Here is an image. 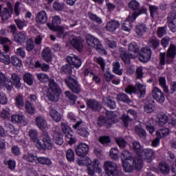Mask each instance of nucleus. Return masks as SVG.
Masks as SVG:
<instances>
[{
    "mask_svg": "<svg viewBox=\"0 0 176 176\" xmlns=\"http://www.w3.org/2000/svg\"><path fill=\"white\" fill-rule=\"evenodd\" d=\"M28 38V36H27V34L23 32H19L14 36V41H15L16 43H24Z\"/></svg>",
    "mask_w": 176,
    "mask_h": 176,
    "instance_id": "26",
    "label": "nucleus"
},
{
    "mask_svg": "<svg viewBox=\"0 0 176 176\" xmlns=\"http://www.w3.org/2000/svg\"><path fill=\"white\" fill-rule=\"evenodd\" d=\"M103 168L107 176H119L118 170V164L112 161H106L104 162Z\"/></svg>",
    "mask_w": 176,
    "mask_h": 176,
    "instance_id": "6",
    "label": "nucleus"
},
{
    "mask_svg": "<svg viewBox=\"0 0 176 176\" xmlns=\"http://www.w3.org/2000/svg\"><path fill=\"white\" fill-rule=\"evenodd\" d=\"M125 92L127 94H137L139 98H144L146 94V86L141 83H137L135 86L129 85L125 89Z\"/></svg>",
    "mask_w": 176,
    "mask_h": 176,
    "instance_id": "4",
    "label": "nucleus"
},
{
    "mask_svg": "<svg viewBox=\"0 0 176 176\" xmlns=\"http://www.w3.org/2000/svg\"><path fill=\"white\" fill-rule=\"evenodd\" d=\"M14 23L16 25L19 30H23L24 27H27V22L20 19H15Z\"/></svg>",
    "mask_w": 176,
    "mask_h": 176,
    "instance_id": "64",
    "label": "nucleus"
},
{
    "mask_svg": "<svg viewBox=\"0 0 176 176\" xmlns=\"http://www.w3.org/2000/svg\"><path fill=\"white\" fill-rule=\"evenodd\" d=\"M99 166L100 162H98V160H93L92 162L87 166L89 175L94 176L96 174V172L94 171L96 168H97V170H98L99 172H101L102 170L99 167Z\"/></svg>",
    "mask_w": 176,
    "mask_h": 176,
    "instance_id": "16",
    "label": "nucleus"
},
{
    "mask_svg": "<svg viewBox=\"0 0 176 176\" xmlns=\"http://www.w3.org/2000/svg\"><path fill=\"white\" fill-rule=\"evenodd\" d=\"M77 156L85 157L89 153V145L85 143H80L75 149Z\"/></svg>",
    "mask_w": 176,
    "mask_h": 176,
    "instance_id": "12",
    "label": "nucleus"
},
{
    "mask_svg": "<svg viewBox=\"0 0 176 176\" xmlns=\"http://www.w3.org/2000/svg\"><path fill=\"white\" fill-rule=\"evenodd\" d=\"M22 159L28 163H35L36 164L38 155L35 153H27L23 155Z\"/></svg>",
    "mask_w": 176,
    "mask_h": 176,
    "instance_id": "23",
    "label": "nucleus"
},
{
    "mask_svg": "<svg viewBox=\"0 0 176 176\" xmlns=\"http://www.w3.org/2000/svg\"><path fill=\"white\" fill-rule=\"evenodd\" d=\"M158 82H159V85L162 87L164 93H166V94H168L170 89H168V86H167L166 78L165 77H160L158 78Z\"/></svg>",
    "mask_w": 176,
    "mask_h": 176,
    "instance_id": "36",
    "label": "nucleus"
},
{
    "mask_svg": "<svg viewBox=\"0 0 176 176\" xmlns=\"http://www.w3.org/2000/svg\"><path fill=\"white\" fill-rule=\"evenodd\" d=\"M129 8H131V10H138V12L141 10V9H140V3L135 0H133L129 3Z\"/></svg>",
    "mask_w": 176,
    "mask_h": 176,
    "instance_id": "61",
    "label": "nucleus"
},
{
    "mask_svg": "<svg viewBox=\"0 0 176 176\" xmlns=\"http://www.w3.org/2000/svg\"><path fill=\"white\" fill-rule=\"evenodd\" d=\"M25 109L28 113L32 115L35 113V107H32V104L30 101H26L25 102Z\"/></svg>",
    "mask_w": 176,
    "mask_h": 176,
    "instance_id": "53",
    "label": "nucleus"
},
{
    "mask_svg": "<svg viewBox=\"0 0 176 176\" xmlns=\"http://www.w3.org/2000/svg\"><path fill=\"white\" fill-rule=\"evenodd\" d=\"M168 120V117L166 114H161L158 116L157 123L160 126H164L167 121Z\"/></svg>",
    "mask_w": 176,
    "mask_h": 176,
    "instance_id": "55",
    "label": "nucleus"
},
{
    "mask_svg": "<svg viewBox=\"0 0 176 176\" xmlns=\"http://www.w3.org/2000/svg\"><path fill=\"white\" fill-rule=\"evenodd\" d=\"M120 27V23L116 20H111L107 23L105 30L109 32H115Z\"/></svg>",
    "mask_w": 176,
    "mask_h": 176,
    "instance_id": "19",
    "label": "nucleus"
},
{
    "mask_svg": "<svg viewBox=\"0 0 176 176\" xmlns=\"http://www.w3.org/2000/svg\"><path fill=\"white\" fill-rule=\"evenodd\" d=\"M35 122L36 126L38 127L40 130H45L46 127H47V123L46 122V120L42 116H38L35 118Z\"/></svg>",
    "mask_w": 176,
    "mask_h": 176,
    "instance_id": "24",
    "label": "nucleus"
},
{
    "mask_svg": "<svg viewBox=\"0 0 176 176\" xmlns=\"http://www.w3.org/2000/svg\"><path fill=\"white\" fill-rule=\"evenodd\" d=\"M60 24H61V18L56 15L52 18V24L47 23V25L50 30H52L54 27H60Z\"/></svg>",
    "mask_w": 176,
    "mask_h": 176,
    "instance_id": "37",
    "label": "nucleus"
},
{
    "mask_svg": "<svg viewBox=\"0 0 176 176\" xmlns=\"http://www.w3.org/2000/svg\"><path fill=\"white\" fill-rule=\"evenodd\" d=\"M66 61L74 68H79L82 65V60L74 54L67 56Z\"/></svg>",
    "mask_w": 176,
    "mask_h": 176,
    "instance_id": "13",
    "label": "nucleus"
},
{
    "mask_svg": "<svg viewBox=\"0 0 176 176\" xmlns=\"http://www.w3.org/2000/svg\"><path fill=\"white\" fill-rule=\"evenodd\" d=\"M152 96L159 104H164L166 101V96L162 91V89L157 87H154L152 90Z\"/></svg>",
    "mask_w": 176,
    "mask_h": 176,
    "instance_id": "10",
    "label": "nucleus"
},
{
    "mask_svg": "<svg viewBox=\"0 0 176 176\" xmlns=\"http://www.w3.org/2000/svg\"><path fill=\"white\" fill-rule=\"evenodd\" d=\"M133 159V154L128 150H124L121 153V160L122 162H126V160H131Z\"/></svg>",
    "mask_w": 176,
    "mask_h": 176,
    "instance_id": "44",
    "label": "nucleus"
},
{
    "mask_svg": "<svg viewBox=\"0 0 176 176\" xmlns=\"http://www.w3.org/2000/svg\"><path fill=\"white\" fill-rule=\"evenodd\" d=\"M38 80L41 82V83H47L50 79L49 78V76L47 74H45L43 73L38 74L36 75Z\"/></svg>",
    "mask_w": 176,
    "mask_h": 176,
    "instance_id": "56",
    "label": "nucleus"
},
{
    "mask_svg": "<svg viewBox=\"0 0 176 176\" xmlns=\"http://www.w3.org/2000/svg\"><path fill=\"white\" fill-rule=\"evenodd\" d=\"M160 63L161 65H165L166 64H171L176 56V45L174 44H170L168 51L166 52L160 54Z\"/></svg>",
    "mask_w": 176,
    "mask_h": 176,
    "instance_id": "1",
    "label": "nucleus"
},
{
    "mask_svg": "<svg viewBox=\"0 0 176 176\" xmlns=\"http://www.w3.org/2000/svg\"><path fill=\"white\" fill-rule=\"evenodd\" d=\"M113 72L116 74V75H122L123 74V70L120 69V63L119 62H116L113 63Z\"/></svg>",
    "mask_w": 176,
    "mask_h": 176,
    "instance_id": "49",
    "label": "nucleus"
},
{
    "mask_svg": "<svg viewBox=\"0 0 176 176\" xmlns=\"http://www.w3.org/2000/svg\"><path fill=\"white\" fill-rule=\"evenodd\" d=\"M53 140L56 145H61L64 143V138L63 134L58 132L56 129L53 131Z\"/></svg>",
    "mask_w": 176,
    "mask_h": 176,
    "instance_id": "25",
    "label": "nucleus"
},
{
    "mask_svg": "<svg viewBox=\"0 0 176 176\" xmlns=\"http://www.w3.org/2000/svg\"><path fill=\"white\" fill-rule=\"evenodd\" d=\"M65 83H66L67 87L70 89L72 93L75 94H79L82 91V88L78 80L71 76H68L65 79Z\"/></svg>",
    "mask_w": 176,
    "mask_h": 176,
    "instance_id": "7",
    "label": "nucleus"
},
{
    "mask_svg": "<svg viewBox=\"0 0 176 176\" xmlns=\"http://www.w3.org/2000/svg\"><path fill=\"white\" fill-rule=\"evenodd\" d=\"M86 42L88 46H90V47H94L99 53H101V54H104V56L107 55V51L102 45H101V42H100L98 38L92 35H87L86 37Z\"/></svg>",
    "mask_w": 176,
    "mask_h": 176,
    "instance_id": "5",
    "label": "nucleus"
},
{
    "mask_svg": "<svg viewBox=\"0 0 176 176\" xmlns=\"http://www.w3.org/2000/svg\"><path fill=\"white\" fill-rule=\"evenodd\" d=\"M146 8L142 7L139 11H135L131 16H129L128 17V20L125 21L122 25V29L124 31H127L128 32L129 31H131V28L133 26H131V23H133V21H135L137 17L140 16V14H146Z\"/></svg>",
    "mask_w": 176,
    "mask_h": 176,
    "instance_id": "3",
    "label": "nucleus"
},
{
    "mask_svg": "<svg viewBox=\"0 0 176 176\" xmlns=\"http://www.w3.org/2000/svg\"><path fill=\"white\" fill-rule=\"evenodd\" d=\"M16 105L18 108H24V99H23V96L21 95H18L16 98Z\"/></svg>",
    "mask_w": 176,
    "mask_h": 176,
    "instance_id": "62",
    "label": "nucleus"
},
{
    "mask_svg": "<svg viewBox=\"0 0 176 176\" xmlns=\"http://www.w3.org/2000/svg\"><path fill=\"white\" fill-rule=\"evenodd\" d=\"M167 34V27L163 26L157 28V35L158 38H162V36H164V35Z\"/></svg>",
    "mask_w": 176,
    "mask_h": 176,
    "instance_id": "60",
    "label": "nucleus"
},
{
    "mask_svg": "<svg viewBox=\"0 0 176 176\" xmlns=\"http://www.w3.org/2000/svg\"><path fill=\"white\" fill-rule=\"evenodd\" d=\"M148 46L152 47L154 50L159 48L160 46V40H159L156 36H152L148 39Z\"/></svg>",
    "mask_w": 176,
    "mask_h": 176,
    "instance_id": "29",
    "label": "nucleus"
},
{
    "mask_svg": "<svg viewBox=\"0 0 176 176\" xmlns=\"http://www.w3.org/2000/svg\"><path fill=\"white\" fill-rule=\"evenodd\" d=\"M23 80L29 86H32V85H34V76L30 73L25 74L23 76Z\"/></svg>",
    "mask_w": 176,
    "mask_h": 176,
    "instance_id": "47",
    "label": "nucleus"
},
{
    "mask_svg": "<svg viewBox=\"0 0 176 176\" xmlns=\"http://www.w3.org/2000/svg\"><path fill=\"white\" fill-rule=\"evenodd\" d=\"M119 54L121 60L124 63V64H130V53L127 52V50L124 47H120L119 50Z\"/></svg>",
    "mask_w": 176,
    "mask_h": 176,
    "instance_id": "20",
    "label": "nucleus"
},
{
    "mask_svg": "<svg viewBox=\"0 0 176 176\" xmlns=\"http://www.w3.org/2000/svg\"><path fill=\"white\" fill-rule=\"evenodd\" d=\"M38 140V142L36 143V146L38 149L41 151H52L53 149V142H43Z\"/></svg>",
    "mask_w": 176,
    "mask_h": 176,
    "instance_id": "22",
    "label": "nucleus"
},
{
    "mask_svg": "<svg viewBox=\"0 0 176 176\" xmlns=\"http://www.w3.org/2000/svg\"><path fill=\"white\" fill-rule=\"evenodd\" d=\"M66 158L68 162H74L75 161V153L72 148H69L66 152Z\"/></svg>",
    "mask_w": 176,
    "mask_h": 176,
    "instance_id": "58",
    "label": "nucleus"
},
{
    "mask_svg": "<svg viewBox=\"0 0 176 176\" xmlns=\"http://www.w3.org/2000/svg\"><path fill=\"white\" fill-rule=\"evenodd\" d=\"M152 58V50L149 47H142L139 60L141 63H149Z\"/></svg>",
    "mask_w": 176,
    "mask_h": 176,
    "instance_id": "8",
    "label": "nucleus"
},
{
    "mask_svg": "<svg viewBox=\"0 0 176 176\" xmlns=\"http://www.w3.org/2000/svg\"><path fill=\"white\" fill-rule=\"evenodd\" d=\"M12 13H13V10L9 9L8 8H4L1 12V20L3 23H5L6 20H9V18L12 17Z\"/></svg>",
    "mask_w": 176,
    "mask_h": 176,
    "instance_id": "28",
    "label": "nucleus"
},
{
    "mask_svg": "<svg viewBox=\"0 0 176 176\" xmlns=\"http://www.w3.org/2000/svg\"><path fill=\"white\" fill-rule=\"evenodd\" d=\"M147 32L148 27L145 24H139L135 27V32L138 36H142Z\"/></svg>",
    "mask_w": 176,
    "mask_h": 176,
    "instance_id": "34",
    "label": "nucleus"
},
{
    "mask_svg": "<svg viewBox=\"0 0 176 176\" xmlns=\"http://www.w3.org/2000/svg\"><path fill=\"white\" fill-rule=\"evenodd\" d=\"M38 133L36 129H30L28 131V135L30 138V140L34 144H38L40 141L38 136Z\"/></svg>",
    "mask_w": 176,
    "mask_h": 176,
    "instance_id": "27",
    "label": "nucleus"
},
{
    "mask_svg": "<svg viewBox=\"0 0 176 176\" xmlns=\"http://www.w3.org/2000/svg\"><path fill=\"white\" fill-rule=\"evenodd\" d=\"M65 135L66 137L65 140L69 145H72L73 144H75V142H76V139H75V137H74L72 133L69 131L66 132V133H65Z\"/></svg>",
    "mask_w": 176,
    "mask_h": 176,
    "instance_id": "50",
    "label": "nucleus"
},
{
    "mask_svg": "<svg viewBox=\"0 0 176 176\" xmlns=\"http://www.w3.org/2000/svg\"><path fill=\"white\" fill-rule=\"evenodd\" d=\"M61 74L71 75L72 74V66L69 63L63 65L60 69Z\"/></svg>",
    "mask_w": 176,
    "mask_h": 176,
    "instance_id": "48",
    "label": "nucleus"
},
{
    "mask_svg": "<svg viewBox=\"0 0 176 176\" xmlns=\"http://www.w3.org/2000/svg\"><path fill=\"white\" fill-rule=\"evenodd\" d=\"M70 43L73 47L76 48V50L80 52L85 47V44L83 40L80 37H74L70 41Z\"/></svg>",
    "mask_w": 176,
    "mask_h": 176,
    "instance_id": "18",
    "label": "nucleus"
},
{
    "mask_svg": "<svg viewBox=\"0 0 176 176\" xmlns=\"http://www.w3.org/2000/svg\"><path fill=\"white\" fill-rule=\"evenodd\" d=\"M122 167L125 173H133L134 171V166L131 165L129 162L123 161Z\"/></svg>",
    "mask_w": 176,
    "mask_h": 176,
    "instance_id": "43",
    "label": "nucleus"
},
{
    "mask_svg": "<svg viewBox=\"0 0 176 176\" xmlns=\"http://www.w3.org/2000/svg\"><path fill=\"white\" fill-rule=\"evenodd\" d=\"M91 162H92L91 160H90V158L89 157H86L84 160L78 159L76 160V163L77 164H78V166H87V167L89 165L91 164Z\"/></svg>",
    "mask_w": 176,
    "mask_h": 176,
    "instance_id": "59",
    "label": "nucleus"
},
{
    "mask_svg": "<svg viewBox=\"0 0 176 176\" xmlns=\"http://www.w3.org/2000/svg\"><path fill=\"white\" fill-rule=\"evenodd\" d=\"M135 131L136 134H138V135H139V137L140 138H146V131H145V130L144 129H142V127H141L140 126H136L135 127Z\"/></svg>",
    "mask_w": 176,
    "mask_h": 176,
    "instance_id": "51",
    "label": "nucleus"
},
{
    "mask_svg": "<svg viewBox=\"0 0 176 176\" xmlns=\"http://www.w3.org/2000/svg\"><path fill=\"white\" fill-rule=\"evenodd\" d=\"M103 102L110 108V109H115L116 108V102L113 100V97L107 96L103 99Z\"/></svg>",
    "mask_w": 176,
    "mask_h": 176,
    "instance_id": "30",
    "label": "nucleus"
},
{
    "mask_svg": "<svg viewBox=\"0 0 176 176\" xmlns=\"http://www.w3.org/2000/svg\"><path fill=\"white\" fill-rule=\"evenodd\" d=\"M87 108L93 111V112H98L101 109V103L94 99H87Z\"/></svg>",
    "mask_w": 176,
    "mask_h": 176,
    "instance_id": "15",
    "label": "nucleus"
},
{
    "mask_svg": "<svg viewBox=\"0 0 176 176\" xmlns=\"http://www.w3.org/2000/svg\"><path fill=\"white\" fill-rule=\"evenodd\" d=\"M159 170L162 174H168L170 173V166L165 162H160Z\"/></svg>",
    "mask_w": 176,
    "mask_h": 176,
    "instance_id": "42",
    "label": "nucleus"
},
{
    "mask_svg": "<svg viewBox=\"0 0 176 176\" xmlns=\"http://www.w3.org/2000/svg\"><path fill=\"white\" fill-rule=\"evenodd\" d=\"M35 68H40L43 72H47L50 69V66L46 63H41L40 61H36L34 65Z\"/></svg>",
    "mask_w": 176,
    "mask_h": 176,
    "instance_id": "45",
    "label": "nucleus"
},
{
    "mask_svg": "<svg viewBox=\"0 0 176 176\" xmlns=\"http://www.w3.org/2000/svg\"><path fill=\"white\" fill-rule=\"evenodd\" d=\"M3 87H6L8 91H12L13 84L12 80L8 78L2 72H0V89H3Z\"/></svg>",
    "mask_w": 176,
    "mask_h": 176,
    "instance_id": "9",
    "label": "nucleus"
},
{
    "mask_svg": "<svg viewBox=\"0 0 176 176\" xmlns=\"http://www.w3.org/2000/svg\"><path fill=\"white\" fill-rule=\"evenodd\" d=\"M133 164L135 168L138 171H140V170H141V168H142V157H141V155H136L133 159Z\"/></svg>",
    "mask_w": 176,
    "mask_h": 176,
    "instance_id": "31",
    "label": "nucleus"
},
{
    "mask_svg": "<svg viewBox=\"0 0 176 176\" xmlns=\"http://www.w3.org/2000/svg\"><path fill=\"white\" fill-rule=\"evenodd\" d=\"M12 85L16 87V89H20L21 87V78L16 74H12L11 75Z\"/></svg>",
    "mask_w": 176,
    "mask_h": 176,
    "instance_id": "38",
    "label": "nucleus"
},
{
    "mask_svg": "<svg viewBox=\"0 0 176 176\" xmlns=\"http://www.w3.org/2000/svg\"><path fill=\"white\" fill-rule=\"evenodd\" d=\"M50 115L54 122H58L61 120V114L55 109H51L50 110Z\"/></svg>",
    "mask_w": 176,
    "mask_h": 176,
    "instance_id": "41",
    "label": "nucleus"
},
{
    "mask_svg": "<svg viewBox=\"0 0 176 176\" xmlns=\"http://www.w3.org/2000/svg\"><path fill=\"white\" fill-rule=\"evenodd\" d=\"M167 24L172 32H176V13L175 12H170L166 18Z\"/></svg>",
    "mask_w": 176,
    "mask_h": 176,
    "instance_id": "11",
    "label": "nucleus"
},
{
    "mask_svg": "<svg viewBox=\"0 0 176 176\" xmlns=\"http://www.w3.org/2000/svg\"><path fill=\"white\" fill-rule=\"evenodd\" d=\"M87 16L92 21H95L97 24L102 23V19L100 16L93 14V12H88Z\"/></svg>",
    "mask_w": 176,
    "mask_h": 176,
    "instance_id": "52",
    "label": "nucleus"
},
{
    "mask_svg": "<svg viewBox=\"0 0 176 176\" xmlns=\"http://www.w3.org/2000/svg\"><path fill=\"white\" fill-rule=\"evenodd\" d=\"M117 100L118 101H122V102H131L130 98L124 93H120L117 95Z\"/></svg>",
    "mask_w": 176,
    "mask_h": 176,
    "instance_id": "54",
    "label": "nucleus"
},
{
    "mask_svg": "<svg viewBox=\"0 0 176 176\" xmlns=\"http://www.w3.org/2000/svg\"><path fill=\"white\" fill-rule=\"evenodd\" d=\"M36 23L38 24V25H42L47 23V14L46 11L41 10L37 13L36 16Z\"/></svg>",
    "mask_w": 176,
    "mask_h": 176,
    "instance_id": "17",
    "label": "nucleus"
},
{
    "mask_svg": "<svg viewBox=\"0 0 176 176\" xmlns=\"http://www.w3.org/2000/svg\"><path fill=\"white\" fill-rule=\"evenodd\" d=\"M11 122L12 123H23L24 122V116L23 114H15L12 116Z\"/></svg>",
    "mask_w": 176,
    "mask_h": 176,
    "instance_id": "46",
    "label": "nucleus"
},
{
    "mask_svg": "<svg viewBox=\"0 0 176 176\" xmlns=\"http://www.w3.org/2000/svg\"><path fill=\"white\" fill-rule=\"evenodd\" d=\"M133 148L134 152L137 153L138 156H140V154L141 153V152H142V146H141V144H140V142L137 141L133 142Z\"/></svg>",
    "mask_w": 176,
    "mask_h": 176,
    "instance_id": "57",
    "label": "nucleus"
},
{
    "mask_svg": "<svg viewBox=\"0 0 176 176\" xmlns=\"http://www.w3.org/2000/svg\"><path fill=\"white\" fill-rule=\"evenodd\" d=\"M98 126L102 127V126H107V128L112 126V121H108L104 117H99L98 119Z\"/></svg>",
    "mask_w": 176,
    "mask_h": 176,
    "instance_id": "39",
    "label": "nucleus"
},
{
    "mask_svg": "<svg viewBox=\"0 0 176 176\" xmlns=\"http://www.w3.org/2000/svg\"><path fill=\"white\" fill-rule=\"evenodd\" d=\"M41 56L46 63L52 61V50L49 47H45L41 54Z\"/></svg>",
    "mask_w": 176,
    "mask_h": 176,
    "instance_id": "32",
    "label": "nucleus"
},
{
    "mask_svg": "<svg viewBox=\"0 0 176 176\" xmlns=\"http://www.w3.org/2000/svg\"><path fill=\"white\" fill-rule=\"evenodd\" d=\"M80 124H82V120L78 121L75 125L73 126L74 129L77 130V133L81 137H87L89 135V133L87 129L80 128Z\"/></svg>",
    "mask_w": 176,
    "mask_h": 176,
    "instance_id": "21",
    "label": "nucleus"
},
{
    "mask_svg": "<svg viewBox=\"0 0 176 176\" xmlns=\"http://www.w3.org/2000/svg\"><path fill=\"white\" fill-rule=\"evenodd\" d=\"M52 31H54L56 34L58 38H65L67 36V32L64 30V27L63 26H56L53 29H51Z\"/></svg>",
    "mask_w": 176,
    "mask_h": 176,
    "instance_id": "33",
    "label": "nucleus"
},
{
    "mask_svg": "<svg viewBox=\"0 0 176 176\" xmlns=\"http://www.w3.org/2000/svg\"><path fill=\"white\" fill-rule=\"evenodd\" d=\"M43 164L45 166H52V160L45 157H37V162L36 164Z\"/></svg>",
    "mask_w": 176,
    "mask_h": 176,
    "instance_id": "40",
    "label": "nucleus"
},
{
    "mask_svg": "<svg viewBox=\"0 0 176 176\" xmlns=\"http://www.w3.org/2000/svg\"><path fill=\"white\" fill-rule=\"evenodd\" d=\"M48 82L49 91L47 98L50 101L57 102V101L60 100V87H58V85H57L56 82L52 78H50Z\"/></svg>",
    "mask_w": 176,
    "mask_h": 176,
    "instance_id": "2",
    "label": "nucleus"
},
{
    "mask_svg": "<svg viewBox=\"0 0 176 176\" xmlns=\"http://www.w3.org/2000/svg\"><path fill=\"white\" fill-rule=\"evenodd\" d=\"M10 63L14 67H21L22 65L21 60L16 56L11 57Z\"/></svg>",
    "mask_w": 176,
    "mask_h": 176,
    "instance_id": "63",
    "label": "nucleus"
},
{
    "mask_svg": "<svg viewBox=\"0 0 176 176\" xmlns=\"http://www.w3.org/2000/svg\"><path fill=\"white\" fill-rule=\"evenodd\" d=\"M144 156L146 162L151 163L155 159V151L151 148L144 149Z\"/></svg>",
    "mask_w": 176,
    "mask_h": 176,
    "instance_id": "35",
    "label": "nucleus"
},
{
    "mask_svg": "<svg viewBox=\"0 0 176 176\" xmlns=\"http://www.w3.org/2000/svg\"><path fill=\"white\" fill-rule=\"evenodd\" d=\"M128 52L131 58H137L140 53V47L135 43H131L128 45Z\"/></svg>",
    "mask_w": 176,
    "mask_h": 176,
    "instance_id": "14",
    "label": "nucleus"
}]
</instances>
